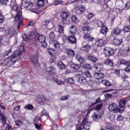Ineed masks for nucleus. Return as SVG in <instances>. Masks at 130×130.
Instances as JSON below:
<instances>
[{"label":"nucleus","mask_w":130,"mask_h":130,"mask_svg":"<svg viewBox=\"0 0 130 130\" xmlns=\"http://www.w3.org/2000/svg\"><path fill=\"white\" fill-rule=\"evenodd\" d=\"M83 30L84 32V36H83L84 39H85L88 42L90 41H93L94 40V38L91 37L89 35L90 34V31L89 30V27H84L83 28Z\"/></svg>","instance_id":"obj_1"},{"label":"nucleus","mask_w":130,"mask_h":130,"mask_svg":"<svg viewBox=\"0 0 130 130\" xmlns=\"http://www.w3.org/2000/svg\"><path fill=\"white\" fill-rule=\"evenodd\" d=\"M87 116L83 118L82 122L81 124V125L79 127L81 129H84V128L86 130H89L90 127H91V122L87 121Z\"/></svg>","instance_id":"obj_2"},{"label":"nucleus","mask_w":130,"mask_h":130,"mask_svg":"<svg viewBox=\"0 0 130 130\" xmlns=\"http://www.w3.org/2000/svg\"><path fill=\"white\" fill-rule=\"evenodd\" d=\"M45 39H46V38L43 35L38 36V41L41 43L42 47L44 48L47 47V44L45 41Z\"/></svg>","instance_id":"obj_3"},{"label":"nucleus","mask_w":130,"mask_h":130,"mask_svg":"<svg viewBox=\"0 0 130 130\" xmlns=\"http://www.w3.org/2000/svg\"><path fill=\"white\" fill-rule=\"evenodd\" d=\"M104 53L106 56H111L114 53V50L111 47H106L104 48Z\"/></svg>","instance_id":"obj_4"},{"label":"nucleus","mask_w":130,"mask_h":130,"mask_svg":"<svg viewBox=\"0 0 130 130\" xmlns=\"http://www.w3.org/2000/svg\"><path fill=\"white\" fill-rule=\"evenodd\" d=\"M33 3H25V8L28 10V11H30V12H32V13H37L38 10L36 8H33Z\"/></svg>","instance_id":"obj_5"},{"label":"nucleus","mask_w":130,"mask_h":130,"mask_svg":"<svg viewBox=\"0 0 130 130\" xmlns=\"http://www.w3.org/2000/svg\"><path fill=\"white\" fill-rule=\"evenodd\" d=\"M21 52L19 51H16L14 52L12 56L11 57V60L13 62H16L17 61V57L18 56H21Z\"/></svg>","instance_id":"obj_6"},{"label":"nucleus","mask_w":130,"mask_h":130,"mask_svg":"<svg viewBox=\"0 0 130 130\" xmlns=\"http://www.w3.org/2000/svg\"><path fill=\"white\" fill-rule=\"evenodd\" d=\"M15 19V21H18V22H20V23L23 22L24 18H23V15H22V12L21 11H19L17 12Z\"/></svg>","instance_id":"obj_7"},{"label":"nucleus","mask_w":130,"mask_h":130,"mask_svg":"<svg viewBox=\"0 0 130 130\" xmlns=\"http://www.w3.org/2000/svg\"><path fill=\"white\" fill-rule=\"evenodd\" d=\"M108 109L109 111L117 112L118 111V107L116 103H112L109 106Z\"/></svg>","instance_id":"obj_8"},{"label":"nucleus","mask_w":130,"mask_h":130,"mask_svg":"<svg viewBox=\"0 0 130 130\" xmlns=\"http://www.w3.org/2000/svg\"><path fill=\"white\" fill-rule=\"evenodd\" d=\"M105 42H106V37L103 38V39H99L95 42V45L101 47L105 44Z\"/></svg>","instance_id":"obj_9"},{"label":"nucleus","mask_w":130,"mask_h":130,"mask_svg":"<svg viewBox=\"0 0 130 130\" xmlns=\"http://www.w3.org/2000/svg\"><path fill=\"white\" fill-rule=\"evenodd\" d=\"M15 30L13 28H10L6 30V35L8 37H12L15 35Z\"/></svg>","instance_id":"obj_10"},{"label":"nucleus","mask_w":130,"mask_h":130,"mask_svg":"<svg viewBox=\"0 0 130 130\" xmlns=\"http://www.w3.org/2000/svg\"><path fill=\"white\" fill-rule=\"evenodd\" d=\"M107 129L119 130V127L117 126H114L111 123H107L106 126Z\"/></svg>","instance_id":"obj_11"},{"label":"nucleus","mask_w":130,"mask_h":130,"mask_svg":"<svg viewBox=\"0 0 130 130\" xmlns=\"http://www.w3.org/2000/svg\"><path fill=\"white\" fill-rule=\"evenodd\" d=\"M94 77L96 80H102L104 78V74L103 73L100 72H96L94 74Z\"/></svg>","instance_id":"obj_12"},{"label":"nucleus","mask_w":130,"mask_h":130,"mask_svg":"<svg viewBox=\"0 0 130 130\" xmlns=\"http://www.w3.org/2000/svg\"><path fill=\"white\" fill-rule=\"evenodd\" d=\"M11 7L12 11L16 12L17 13V11L18 10V6L16 5V0H11Z\"/></svg>","instance_id":"obj_13"},{"label":"nucleus","mask_w":130,"mask_h":130,"mask_svg":"<svg viewBox=\"0 0 130 130\" xmlns=\"http://www.w3.org/2000/svg\"><path fill=\"white\" fill-rule=\"evenodd\" d=\"M68 41L71 44H75L77 43V38L74 35L71 36L68 38Z\"/></svg>","instance_id":"obj_14"},{"label":"nucleus","mask_w":130,"mask_h":130,"mask_svg":"<svg viewBox=\"0 0 130 130\" xmlns=\"http://www.w3.org/2000/svg\"><path fill=\"white\" fill-rule=\"evenodd\" d=\"M46 71L48 73H49L50 75H55V72L53 69V68L51 66H48V67H46Z\"/></svg>","instance_id":"obj_15"},{"label":"nucleus","mask_w":130,"mask_h":130,"mask_svg":"<svg viewBox=\"0 0 130 130\" xmlns=\"http://www.w3.org/2000/svg\"><path fill=\"white\" fill-rule=\"evenodd\" d=\"M101 113H100L99 111H98L96 113L93 114L92 117L94 120H96V119H99L100 118H101Z\"/></svg>","instance_id":"obj_16"},{"label":"nucleus","mask_w":130,"mask_h":130,"mask_svg":"<svg viewBox=\"0 0 130 130\" xmlns=\"http://www.w3.org/2000/svg\"><path fill=\"white\" fill-rule=\"evenodd\" d=\"M76 60L79 61L80 63H84L85 62V59L81 56V55L77 54L76 56Z\"/></svg>","instance_id":"obj_17"},{"label":"nucleus","mask_w":130,"mask_h":130,"mask_svg":"<svg viewBox=\"0 0 130 130\" xmlns=\"http://www.w3.org/2000/svg\"><path fill=\"white\" fill-rule=\"evenodd\" d=\"M89 49H91V46L89 44H86L81 48V50L84 52H88Z\"/></svg>","instance_id":"obj_18"},{"label":"nucleus","mask_w":130,"mask_h":130,"mask_svg":"<svg viewBox=\"0 0 130 130\" xmlns=\"http://www.w3.org/2000/svg\"><path fill=\"white\" fill-rule=\"evenodd\" d=\"M61 17L62 19H63V20H67V19H68V18L70 17V14L69 13V12H63L61 14Z\"/></svg>","instance_id":"obj_19"},{"label":"nucleus","mask_w":130,"mask_h":130,"mask_svg":"<svg viewBox=\"0 0 130 130\" xmlns=\"http://www.w3.org/2000/svg\"><path fill=\"white\" fill-rule=\"evenodd\" d=\"M38 101L40 104H44L45 102V98L43 95H40L38 98Z\"/></svg>","instance_id":"obj_20"},{"label":"nucleus","mask_w":130,"mask_h":130,"mask_svg":"<svg viewBox=\"0 0 130 130\" xmlns=\"http://www.w3.org/2000/svg\"><path fill=\"white\" fill-rule=\"evenodd\" d=\"M101 28L102 29L101 30V33L104 35H106L108 32V28H107V27L106 26H103Z\"/></svg>","instance_id":"obj_21"},{"label":"nucleus","mask_w":130,"mask_h":130,"mask_svg":"<svg viewBox=\"0 0 130 130\" xmlns=\"http://www.w3.org/2000/svg\"><path fill=\"white\" fill-rule=\"evenodd\" d=\"M121 28L117 27L113 30V33L114 35H119V34L121 33Z\"/></svg>","instance_id":"obj_22"},{"label":"nucleus","mask_w":130,"mask_h":130,"mask_svg":"<svg viewBox=\"0 0 130 130\" xmlns=\"http://www.w3.org/2000/svg\"><path fill=\"white\" fill-rule=\"evenodd\" d=\"M119 64H123L124 66H130V60L122 59L119 62Z\"/></svg>","instance_id":"obj_23"},{"label":"nucleus","mask_w":130,"mask_h":130,"mask_svg":"<svg viewBox=\"0 0 130 130\" xmlns=\"http://www.w3.org/2000/svg\"><path fill=\"white\" fill-rule=\"evenodd\" d=\"M78 31V29L77 28V26L75 25H72L70 27V32L71 34H76V32Z\"/></svg>","instance_id":"obj_24"},{"label":"nucleus","mask_w":130,"mask_h":130,"mask_svg":"<svg viewBox=\"0 0 130 130\" xmlns=\"http://www.w3.org/2000/svg\"><path fill=\"white\" fill-rule=\"evenodd\" d=\"M66 51L69 56H74L75 55V52L73 50L67 49Z\"/></svg>","instance_id":"obj_25"},{"label":"nucleus","mask_w":130,"mask_h":130,"mask_svg":"<svg viewBox=\"0 0 130 130\" xmlns=\"http://www.w3.org/2000/svg\"><path fill=\"white\" fill-rule=\"evenodd\" d=\"M93 23L94 24H96L98 27H103V23H102V21L99 20H97V19H95L93 21Z\"/></svg>","instance_id":"obj_26"},{"label":"nucleus","mask_w":130,"mask_h":130,"mask_svg":"<svg viewBox=\"0 0 130 130\" xmlns=\"http://www.w3.org/2000/svg\"><path fill=\"white\" fill-rule=\"evenodd\" d=\"M122 42V40H121V39H114L113 40V43L115 45H119L120 44H121Z\"/></svg>","instance_id":"obj_27"},{"label":"nucleus","mask_w":130,"mask_h":130,"mask_svg":"<svg viewBox=\"0 0 130 130\" xmlns=\"http://www.w3.org/2000/svg\"><path fill=\"white\" fill-rule=\"evenodd\" d=\"M78 82L80 83V84H84V83H86V82H87V79L85 77H80L78 78Z\"/></svg>","instance_id":"obj_28"},{"label":"nucleus","mask_w":130,"mask_h":130,"mask_svg":"<svg viewBox=\"0 0 130 130\" xmlns=\"http://www.w3.org/2000/svg\"><path fill=\"white\" fill-rule=\"evenodd\" d=\"M102 83L107 87H110V86H112L111 83L108 80H104L102 81Z\"/></svg>","instance_id":"obj_29"},{"label":"nucleus","mask_w":130,"mask_h":130,"mask_svg":"<svg viewBox=\"0 0 130 130\" xmlns=\"http://www.w3.org/2000/svg\"><path fill=\"white\" fill-rule=\"evenodd\" d=\"M88 59H89V60H91V61H92V62H96V61L98 60L97 58L92 55L89 56L88 57Z\"/></svg>","instance_id":"obj_30"},{"label":"nucleus","mask_w":130,"mask_h":130,"mask_svg":"<svg viewBox=\"0 0 130 130\" xmlns=\"http://www.w3.org/2000/svg\"><path fill=\"white\" fill-rule=\"evenodd\" d=\"M105 64H106L107 66H113L114 63L112 60L107 59L105 61Z\"/></svg>","instance_id":"obj_31"},{"label":"nucleus","mask_w":130,"mask_h":130,"mask_svg":"<svg viewBox=\"0 0 130 130\" xmlns=\"http://www.w3.org/2000/svg\"><path fill=\"white\" fill-rule=\"evenodd\" d=\"M45 5V3L44 2V0H38V6L40 7H42L43 6Z\"/></svg>","instance_id":"obj_32"},{"label":"nucleus","mask_w":130,"mask_h":130,"mask_svg":"<svg viewBox=\"0 0 130 130\" xmlns=\"http://www.w3.org/2000/svg\"><path fill=\"white\" fill-rule=\"evenodd\" d=\"M123 31L124 33H127L128 32H130V26L128 25L124 26L123 28Z\"/></svg>","instance_id":"obj_33"},{"label":"nucleus","mask_w":130,"mask_h":130,"mask_svg":"<svg viewBox=\"0 0 130 130\" xmlns=\"http://www.w3.org/2000/svg\"><path fill=\"white\" fill-rule=\"evenodd\" d=\"M103 106V104H100L94 107V110H101Z\"/></svg>","instance_id":"obj_34"},{"label":"nucleus","mask_w":130,"mask_h":130,"mask_svg":"<svg viewBox=\"0 0 130 130\" xmlns=\"http://www.w3.org/2000/svg\"><path fill=\"white\" fill-rule=\"evenodd\" d=\"M53 81H54V82H56L57 85H63V84H64V82L57 80L56 78H53Z\"/></svg>","instance_id":"obj_35"},{"label":"nucleus","mask_w":130,"mask_h":130,"mask_svg":"<svg viewBox=\"0 0 130 130\" xmlns=\"http://www.w3.org/2000/svg\"><path fill=\"white\" fill-rule=\"evenodd\" d=\"M53 45H54V47L56 48V49H58L59 48V44H58V42L56 41H53L52 42Z\"/></svg>","instance_id":"obj_36"},{"label":"nucleus","mask_w":130,"mask_h":130,"mask_svg":"<svg viewBox=\"0 0 130 130\" xmlns=\"http://www.w3.org/2000/svg\"><path fill=\"white\" fill-rule=\"evenodd\" d=\"M94 69L95 71V73H98V72H100V71H102V66H94Z\"/></svg>","instance_id":"obj_37"},{"label":"nucleus","mask_w":130,"mask_h":130,"mask_svg":"<svg viewBox=\"0 0 130 130\" xmlns=\"http://www.w3.org/2000/svg\"><path fill=\"white\" fill-rule=\"evenodd\" d=\"M48 51L49 54H50V55H51L52 56H53V55L55 54V53H56L55 50H54L52 49H49L48 50Z\"/></svg>","instance_id":"obj_38"},{"label":"nucleus","mask_w":130,"mask_h":130,"mask_svg":"<svg viewBox=\"0 0 130 130\" xmlns=\"http://www.w3.org/2000/svg\"><path fill=\"white\" fill-rule=\"evenodd\" d=\"M66 82H69L70 84H74L75 83V80L73 78H67L65 79Z\"/></svg>","instance_id":"obj_39"},{"label":"nucleus","mask_w":130,"mask_h":130,"mask_svg":"<svg viewBox=\"0 0 130 130\" xmlns=\"http://www.w3.org/2000/svg\"><path fill=\"white\" fill-rule=\"evenodd\" d=\"M125 104H126V101L124 100H121L119 102V107H124Z\"/></svg>","instance_id":"obj_40"},{"label":"nucleus","mask_w":130,"mask_h":130,"mask_svg":"<svg viewBox=\"0 0 130 130\" xmlns=\"http://www.w3.org/2000/svg\"><path fill=\"white\" fill-rule=\"evenodd\" d=\"M72 21L74 23H76V24L79 23V19H78V18H77V16H73L72 17Z\"/></svg>","instance_id":"obj_41"},{"label":"nucleus","mask_w":130,"mask_h":130,"mask_svg":"<svg viewBox=\"0 0 130 130\" xmlns=\"http://www.w3.org/2000/svg\"><path fill=\"white\" fill-rule=\"evenodd\" d=\"M32 64L35 66H37L39 64V61H38V58H34L33 60H32Z\"/></svg>","instance_id":"obj_42"},{"label":"nucleus","mask_w":130,"mask_h":130,"mask_svg":"<svg viewBox=\"0 0 130 130\" xmlns=\"http://www.w3.org/2000/svg\"><path fill=\"white\" fill-rule=\"evenodd\" d=\"M100 102H101V99L100 98H98L95 100V102L91 104V106H94V105H96V104H98V103H100Z\"/></svg>","instance_id":"obj_43"},{"label":"nucleus","mask_w":130,"mask_h":130,"mask_svg":"<svg viewBox=\"0 0 130 130\" xmlns=\"http://www.w3.org/2000/svg\"><path fill=\"white\" fill-rule=\"evenodd\" d=\"M24 108L25 109H27L28 110H32V109H33L34 107L32 105H26L24 107Z\"/></svg>","instance_id":"obj_44"},{"label":"nucleus","mask_w":130,"mask_h":130,"mask_svg":"<svg viewBox=\"0 0 130 130\" xmlns=\"http://www.w3.org/2000/svg\"><path fill=\"white\" fill-rule=\"evenodd\" d=\"M9 0H0V5L2 6H6Z\"/></svg>","instance_id":"obj_45"},{"label":"nucleus","mask_w":130,"mask_h":130,"mask_svg":"<svg viewBox=\"0 0 130 130\" xmlns=\"http://www.w3.org/2000/svg\"><path fill=\"white\" fill-rule=\"evenodd\" d=\"M11 52H12V49H10V50L5 51L3 54L4 56H8V55H9Z\"/></svg>","instance_id":"obj_46"},{"label":"nucleus","mask_w":130,"mask_h":130,"mask_svg":"<svg viewBox=\"0 0 130 130\" xmlns=\"http://www.w3.org/2000/svg\"><path fill=\"white\" fill-rule=\"evenodd\" d=\"M4 22H5V16L0 13V23L1 24H3Z\"/></svg>","instance_id":"obj_47"},{"label":"nucleus","mask_w":130,"mask_h":130,"mask_svg":"<svg viewBox=\"0 0 130 130\" xmlns=\"http://www.w3.org/2000/svg\"><path fill=\"white\" fill-rule=\"evenodd\" d=\"M49 37L50 39H55V35H54V32H51L50 34H49Z\"/></svg>","instance_id":"obj_48"},{"label":"nucleus","mask_w":130,"mask_h":130,"mask_svg":"<svg viewBox=\"0 0 130 130\" xmlns=\"http://www.w3.org/2000/svg\"><path fill=\"white\" fill-rule=\"evenodd\" d=\"M63 26L61 25V24L59 25V33H63Z\"/></svg>","instance_id":"obj_49"},{"label":"nucleus","mask_w":130,"mask_h":130,"mask_svg":"<svg viewBox=\"0 0 130 130\" xmlns=\"http://www.w3.org/2000/svg\"><path fill=\"white\" fill-rule=\"evenodd\" d=\"M29 36H32L33 38H35L37 36V32L35 31L34 32H31L29 34Z\"/></svg>","instance_id":"obj_50"},{"label":"nucleus","mask_w":130,"mask_h":130,"mask_svg":"<svg viewBox=\"0 0 130 130\" xmlns=\"http://www.w3.org/2000/svg\"><path fill=\"white\" fill-rule=\"evenodd\" d=\"M61 3H62V1H61V0L55 1L54 2L55 6H57V5H61Z\"/></svg>","instance_id":"obj_51"},{"label":"nucleus","mask_w":130,"mask_h":130,"mask_svg":"<svg viewBox=\"0 0 130 130\" xmlns=\"http://www.w3.org/2000/svg\"><path fill=\"white\" fill-rule=\"evenodd\" d=\"M22 39L23 41H26V42H28L29 41V39L27 37V35H24L22 37Z\"/></svg>","instance_id":"obj_52"},{"label":"nucleus","mask_w":130,"mask_h":130,"mask_svg":"<svg viewBox=\"0 0 130 130\" xmlns=\"http://www.w3.org/2000/svg\"><path fill=\"white\" fill-rule=\"evenodd\" d=\"M123 51L126 54H128V53H130V48H125L124 50H123Z\"/></svg>","instance_id":"obj_53"},{"label":"nucleus","mask_w":130,"mask_h":130,"mask_svg":"<svg viewBox=\"0 0 130 130\" xmlns=\"http://www.w3.org/2000/svg\"><path fill=\"white\" fill-rule=\"evenodd\" d=\"M55 59H56V58H55L54 56H52L50 58V62H51V63H52V62H54Z\"/></svg>","instance_id":"obj_54"},{"label":"nucleus","mask_w":130,"mask_h":130,"mask_svg":"<svg viewBox=\"0 0 130 130\" xmlns=\"http://www.w3.org/2000/svg\"><path fill=\"white\" fill-rule=\"evenodd\" d=\"M87 19H92V18H93V17H94V14H93V13H89L87 15Z\"/></svg>","instance_id":"obj_55"},{"label":"nucleus","mask_w":130,"mask_h":130,"mask_svg":"<svg viewBox=\"0 0 130 130\" xmlns=\"http://www.w3.org/2000/svg\"><path fill=\"white\" fill-rule=\"evenodd\" d=\"M75 13L77 15H80L81 13H83V10H80L79 8L78 9H76Z\"/></svg>","instance_id":"obj_56"},{"label":"nucleus","mask_w":130,"mask_h":130,"mask_svg":"<svg viewBox=\"0 0 130 130\" xmlns=\"http://www.w3.org/2000/svg\"><path fill=\"white\" fill-rule=\"evenodd\" d=\"M80 66H71V68L73 69V70H75V71H78L80 69Z\"/></svg>","instance_id":"obj_57"},{"label":"nucleus","mask_w":130,"mask_h":130,"mask_svg":"<svg viewBox=\"0 0 130 130\" xmlns=\"http://www.w3.org/2000/svg\"><path fill=\"white\" fill-rule=\"evenodd\" d=\"M68 99H69V95L62 96L60 98V100H62V101L68 100Z\"/></svg>","instance_id":"obj_58"},{"label":"nucleus","mask_w":130,"mask_h":130,"mask_svg":"<svg viewBox=\"0 0 130 130\" xmlns=\"http://www.w3.org/2000/svg\"><path fill=\"white\" fill-rule=\"evenodd\" d=\"M118 111L120 113H122L124 111V107H120V108H118Z\"/></svg>","instance_id":"obj_59"},{"label":"nucleus","mask_w":130,"mask_h":130,"mask_svg":"<svg viewBox=\"0 0 130 130\" xmlns=\"http://www.w3.org/2000/svg\"><path fill=\"white\" fill-rule=\"evenodd\" d=\"M0 116L1 117V119H2V121L3 122H6V117L4 116V115L3 114H0Z\"/></svg>","instance_id":"obj_60"},{"label":"nucleus","mask_w":130,"mask_h":130,"mask_svg":"<svg viewBox=\"0 0 130 130\" xmlns=\"http://www.w3.org/2000/svg\"><path fill=\"white\" fill-rule=\"evenodd\" d=\"M21 123H22V121L20 120L15 121V124L16 125H17V126H20V124H21Z\"/></svg>","instance_id":"obj_61"},{"label":"nucleus","mask_w":130,"mask_h":130,"mask_svg":"<svg viewBox=\"0 0 130 130\" xmlns=\"http://www.w3.org/2000/svg\"><path fill=\"white\" fill-rule=\"evenodd\" d=\"M123 85H124V86H128V85H129V82L127 80H124Z\"/></svg>","instance_id":"obj_62"},{"label":"nucleus","mask_w":130,"mask_h":130,"mask_svg":"<svg viewBox=\"0 0 130 130\" xmlns=\"http://www.w3.org/2000/svg\"><path fill=\"white\" fill-rule=\"evenodd\" d=\"M125 8L127 10L130 9V1H128L127 3L125 5Z\"/></svg>","instance_id":"obj_63"},{"label":"nucleus","mask_w":130,"mask_h":130,"mask_svg":"<svg viewBox=\"0 0 130 130\" xmlns=\"http://www.w3.org/2000/svg\"><path fill=\"white\" fill-rule=\"evenodd\" d=\"M122 11V8H116V12L117 13V14H120L121 13V11Z\"/></svg>","instance_id":"obj_64"}]
</instances>
